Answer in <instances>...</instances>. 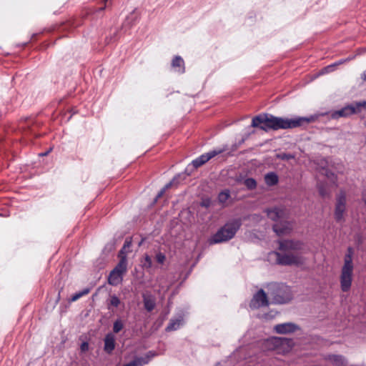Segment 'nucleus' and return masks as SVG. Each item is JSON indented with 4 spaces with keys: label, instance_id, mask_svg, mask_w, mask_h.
Here are the masks:
<instances>
[{
    "label": "nucleus",
    "instance_id": "nucleus-1",
    "mask_svg": "<svg viewBox=\"0 0 366 366\" xmlns=\"http://www.w3.org/2000/svg\"><path fill=\"white\" fill-rule=\"evenodd\" d=\"M310 122V119L296 117L292 119L274 117L270 114H260L253 117L252 127L267 132L270 129H287L299 127Z\"/></svg>",
    "mask_w": 366,
    "mask_h": 366
},
{
    "label": "nucleus",
    "instance_id": "nucleus-2",
    "mask_svg": "<svg viewBox=\"0 0 366 366\" xmlns=\"http://www.w3.org/2000/svg\"><path fill=\"white\" fill-rule=\"evenodd\" d=\"M241 226L242 219L240 218L227 222L209 238V244H218L232 239Z\"/></svg>",
    "mask_w": 366,
    "mask_h": 366
},
{
    "label": "nucleus",
    "instance_id": "nucleus-3",
    "mask_svg": "<svg viewBox=\"0 0 366 366\" xmlns=\"http://www.w3.org/2000/svg\"><path fill=\"white\" fill-rule=\"evenodd\" d=\"M267 217L272 221L277 222L273 225L274 232L279 236L289 234L292 229L290 222L283 221L285 211L279 207L266 209Z\"/></svg>",
    "mask_w": 366,
    "mask_h": 366
},
{
    "label": "nucleus",
    "instance_id": "nucleus-4",
    "mask_svg": "<svg viewBox=\"0 0 366 366\" xmlns=\"http://www.w3.org/2000/svg\"><path fill=\"white\" fill-rule=\"evenodd\" d=\"M267 293L274 304H285L293 297L291 288L282 283H269L267 286Z\"/></svg>",
    "mask_w": 366,
    "mask_h": 366
},
{
    "label": "nucleus",
    "instance_id": "nucleus-5",
    "mask_svg": "<svg viewBox=\"0 0 366 366\" xmlns=\"http://www.w3.org/2000/svg\"><path fill=\"white\" fill-rule=\"evenodd\" d=\"M353 254L354 250L352 247H349L344 258V264L340 274V287L343 292L349 291L352 285L354 268L352 263Z\"/></svg>",
    "mask_w": 366,
    "mask_h": 366
},
{
    "label": "nucleus",
    "instance_id": "nucleus-6",
    "mask_svg": "<svg viewBox=\"0 0 366 366\" xmlns=\"http://www.w3.org/2000/svg\"><path fill=\"white\" fill-rule=\"evenodd\" d=\"M292 339L272 337L265 340L264 347L269 350L276 351L278 354H286L293 347Z\"/></svg>",
    "mask_w": 366,
    "mask_h": 366
},
{
    "label": "nucleus",
    "instance_id": "nucleus-7",
    "mask_svg": "<svg viewBox=\"0 0 366 366\" xmlns=\"http://www.w3.org/2000/svg\"><path fill=\"white\" fill-rule=\"evenodd\" d=\"M269 257H274L276 264L285 266H301L305 262V258L298 254H281L274 251L269 253Z\"/></svg>",
    "mask_w": 366,
    "mask_h": 366
},
{
    "label": "nucleus",
    "instance_id": "nucleus-8",
    "mask_svg": "<svg viewBox=\"0 0 366 366\" xmlns=\"http://www.w3.org/2000/svg\"><path fill=\"white\" fill-rule=\"evenodd\" d=\"M127 271V260L123 258L116 267L110 272L108 283L112 286H117L123 281L124 275Z\"/></svg>",
    "mask_w": 366,
    "mask_h": 366
},
{
    "label": "nucleus",
    "instance_id": "nucleus-9",
    "mask_svg": "<svg viewBox=\"0 0 366 366\" xmlns=\"http://www.w3.org/2000/svg\"><path fill=\"white\" fill-rule=\"evenodd\" d=\"M366 108V100L362 102H356L353 104H348L340 110L332 113V119H338L340 117H347L352 114L361 112L362 109Z\"/></svg>",
    "mask_w": 366,
    "mask_h": 366
},
{
    "label": "nucleus",
    "instance_id": "nucleus-10",
    "mask_svg": "<svg viewBox=\"0 0 366 366\" xmlns=\"http://www.w3.org/2000/svg\"><path fill=\"white\" fill-rule=\"evenodd\" d=\"M346 211V194L345 192L341 190L337 197V201L335 209V219L337 222H344L345 213Z\"/></svg>",
    "mask_w": 366,
    "mask_h": 366
},
{
    "label": "nucleus",
    "instance_id": "nucleus-11",
    "mask_svg": "<svg viewBox=\"0 0 366 366\" xmlns=\"http://www.w3.org/2000/svg\"><path fill=\"white\" fill-rule=\"evenodd\" d=\"M269 305V303L266 292L264 290L260 289L253 295L249 303V307L252 309H258L262 307H267Z\"/></svg>",
    "mask_w": 366,
    "mask_h": 366
},
{
    "label": "nucleus",
    "instance_id": "nucleus-12",
    "mask_svg": "<svg viewBox=\"0 0 366 366\" xmlns=\"http://www.w3.org/2000/svg\"><path fill=\"white\" fill-rule=\"evenodd\" d=\"M278 244V248L282 252L302 250L303 246V243L301 241L292 239L280 240Z\"/></svg>",
    "mask_w": 366,
    "mask_h": 366
},
{
    "label": "nucleus",
    "instance_id": "nucleus-13",
    "mask_svg": "<svg viewBox=\"0 0 366 366\" xmlns=\"http://www.w3.org/2000/svg\"><path fill=\"white\" fill-rule=\"evenodd\" d=\"M222 152V149H214L212 151H209V152L204 153L198 157L197 158H196L195 159H194L192 162V164L194 168L197 169L203 165L204 164H205L206 162H207L209 159L214 157L217 154H221Z\"/></svg>",
    "mask_w": 366,
    "mask_h": 366
},
{
    "label": "nucleus",
    "instance_id": "nucleus-14",
    "mask_svg": "<svg viewBox=\"0 0 366 366\" xmlns=\"http://www.w3.org/2000/svg\"><path fill=\"white\" fill-rule=\"evenodd\" d=\"M300 330L297 325L292 322L277 324L274 327V330L277 334H290Z\"/></svg>",
    "mask_w": 366,
    "mask_h": 366
},
{
    "label": "nucleus",
    "instance_id": "nucleus-15",
    "mask_svg": "<svg viewBox=\"0 0 366 366\" xmlns=\"http://www.w3.org/2000/svg\"><path fill=\"white\" fill-rule=\"evenodd\" d=\"M171 65L174 71L181 74L185 72L184 61L180 56H174Z\"/></svg>",
    "mask_w": 366,
    "mask_h": 366
},
{
    "label": "nucleus",
    "instance_id": "nucleus-16",
    "mask_svg": "<svg viewBox=\"0 0 366 366\" xmlns=\"http://www.w3.org/2000/svg\"><path fill=\"white\" fill-rule=\"evenodd\" d=\"M104 351L108 354H111L115 348V336H114V335L112 333L107 334L104 337Z\"/></svg>",
    "mask_w": 366,
    "mask_h": 366
},
{
    "label": "nucleus",
    "instance_id": "nucleus-17",
    "mask_svg": "<svg viewBox=\"0 0 366 366\" xmlns=\"http://www.w3.org/2000/svg\"><path fill=\"white\" fill-rule=\"evenodd\" d=\"M153 355H147L144 357H137L132 361L123 366H144L149 363Z\"/></svg>",
    "mask_w": 366,
    "mask_h": 366
},
{
    "label": "nucleus",
    "instance_id": "nucleus-18",
    "mask_svg": "<svg viewBox=\"0 0 366 366\" xmlns=\"http://www.w3.org/2000/svg\"><path fill=\"white\" fill-rule=\"evenodd\" d=\"M183 317L182 316L177 319H171L165 328L166 332H172L178 330L183 325Z\"/></svg>",
    "mask_w": 366,
    "mask_h": 366
},
{
    "label": "nucleus",
    "instance_id": "nucleus-19",
    "mask_svg": "<svg viewBox=\"0 0 366 366\" xmlns=\"http://www.w3.org/2000/svg\"><path fill=\"white\" fill-rule=\"evenodd\" d=\"M321 161L322 165V174H324L325 177L328 179V180H330L333 184L337 186V176L333 172H330L329 169L325 168V167L327 164V162L325 159H322Z\"/></svg>",
    "mask_w": 366,
    "mask_h": 366
},
{
    "label": "nucleus",
    "instance_id": "nucleus-20",
    "mask_svg": "<svg viewBox=\"0 0 366 366\" xmlns=\"http://www.w3.org/2000/svg\"><path fill=\"white\" fill-rule=\"evenodd\" d=\"M327 359L335 366H347V360L342 355H328Z\"/></svg>",
    "mask_w": 366,
    "mask_h": 366
},
{
    "label": "nucleus",
    "instance_id": "nucleus-21",
    "mask_svg": "<svg viewBox=\"0 0 366 366\" xmlns=\"http://www.w3.org/2000/svg\"><path fill=\"white\" fill-rule=\"evenodd\" d=\"M144 308L148 311H152L155 307V300L152 296H143Z\"/></svg>",
    "mask_w": 366,
    "mask_h": 366
},
{
    "label": "nucleus",
    "instance_id": "nucleus-22",
    "mask_svg": "<svg viewBox=\"0 0 366 366\" xmlns=\"http://www.w3.org/2000/svg\"><path fill=\"white\" fill-rule=\"evenodd\" d=\"M278 176L274 172H269L264 176V181L267 185L274 186L278 183Z\"/></svg>",
    "mask_w": 366,
    "mask_h": 366
},
{
    "label": "nucleus",
    "instance_id": "nucleus-23",
    "mask_svg": "<svg viewBox=\"0 0 366 366\" xmlns=\"http://www.w3.org/2000/svg\"><path fill=\"white\" fill-rule=\"evenodd\" d=\"M230 197V192L229 189L222 191L218 194V201L221 204H224Z\"/></svg>",
    "mask_w": 366,
    "mask_h": 366
},
{
    "label": "nucleus",
    "instance_id": "nucleus-24",
    "mask_svg": "<svg viewBox=\"0 0 366 366\" xmlns=\"http://www.w3.org/2000/svg\"><path fill=\"white\" fill-rule=\"evenodd\" d=\"M89 292H90V289L89 288H84L81 291H79V292L75 293L74 295H73L71 296V299H70V301L71 302H75L77 300H79L80 297H81L89 294Z\"/></svg>",
    "mask_w": 366,
    "mask_h": 366
},
{
    "label": "nucleus",
    "instance_id": "nucleus-25",
    "mask_svg": "<svg viewBox=\"0 0 366 366\" xmlns=\"http://www.w3.org/2000/svg\"><path fill=\"white\" fill-rule=\"evenodd\" d=\"M244 184L249 189H254L257 187V182L253 178H247L244 181Z\"/></svg>",
    "mask_w": 366,
    "mask_h": 366
},
{
    "label": "nucleus",
    "instance_id": "nucleus-26",
    "mask_svg": "<svg viewBox=\"0 0 366 366\" xmlns=\"http://www.w3.org/2000/svg\"><path fill=\"white\" fill-rule=\"evenodd\" d=\"M120 300L117 295H112L109 299L108 308L110 309V306L117 307L120 305Z\"/></svg>",
    "mask_w": 366,
    "mask_h": 366
},
{
    "label": "nucleus",
    "instance_id": "nucleus-27",
    "mask_svg": "<svg viewBox=\"0 0 366 366\" xmlns=\"http://www.w3.org/2000/svg\"><path fill=\"white\" fill-rule=\"evenodd\" d=\"M124 325L121 320H117L113 325V331L115 333H118L123 329Z\"/></svg>",
    "mask_w": 366,
    "mask_h": 366
},
{
    "label": "nucleus",
    "instance_id": "nucleus-28",
    "mask_svg": "<svg viewBox=\"0 0 366 366\" xmlns=\"http://www.w3.org/2000/svg\"><path fill=\"white\" fill-rule=\"evenodd\" d=\"M175 179H173L170 182L167 183L158 193L157 195V199L160 198L166 192L167 189H168L174 182Z\"/></svg>",
    "mask_w": 366,
    "mask_h": 366
},
{
    "label": "nucleus",
    "instance_id": "nucleus-29",
    "mask_svg": "<svg viewBox=\"0 0 366 366\" xmlns=\"http://www.w3.org/2000/svg\"><path fill=\"white\" fill-rule=\"evenodd\" d=\"M318 189H319L320 194L322 197H327V195H329L328 189L325 185L319 184Z\"/></svg>",
    "mask_w": 366,
    "mask_h": 366
},
{
    "label": "nucleus",
    "instance_id": "nucleus-30",
    "mask_svg": "<svg viewBox=\"0 0 366 366\" xmlns=\"http://www.w3.org/2000/svg\"><path fill=\"white\" fill-rule=\"evenodd\" d=\"M155 258L156 261L161 264H164L166 260L165 254L161 252L156 254Z\"/></svg>",
    "mask_w": 366,
    "mask_h": 366
},
{
    "label": "nucleus",
    "instance_id": "nucleus-31",
    "mask_svg": "<svg viewBox=\"0 0 366 366\" xmlns=\"http://www.w3.org/2000/svg\"><path fill=\"white\" fill-rule=\"evenodd\" d=\"M295 157V156L294 154L290 153H281L278 154V158L282 160H290L294 159Z\"/></svg>",
    "mask_w": 366,
    "mask_h": 366
},
{
    "label": "nucleus",
    "instance_id": "nucleus-32",
    "mask_svg": "<svg viewBox=\"0 0 366 366\" xmlns=\"http://www.w3.org/2000/svg\"><path fill=\"white\" fill-rule=\"evenodd\" d=\"M127 249L128 248L125 247L123 245L122 248L120 249L119 254H118L119 259H122L123 258H124L125 259L127 260V254L128 253Z\"/></svg>",
    "mask_w": 366,
    "mask_h": 366
},
{
    "label": "nucleus",
    "instance_id": "nucleus-33",
    "mask_svg": "<svg viewBox=\"0 0 366 366\" xmlns=\"http://www.w3.org/2000/svg\"><path fill=\"white\" fill-rule=\"evenodd\" d=\"M144 266L147 268H150L152 266V259L148 254H146L144 257Z\"/></svg>",
    "mask_w": 366,
    "mask_h": 366
},
{
    "label": "nucleus",
    "instance_id": "nucleus-34",
    "mask_svg": "<svg viewBox=\"0 0 366 366\" xmlns=\"http://www.w3.org/2000/svg\"><path fill=\"white\" fill-rule=\"evenodd\" d=\"M342 62V61H340V62H338V63H337L335 64L329 65V66L325 67L324 68L325 72H329V71H332V69L335 67V66L338 65V64H341Z\"/></svg>",
    "mask_w": 366,
    "mask_h": 366
},
{
    "label": "nucleus",
    "instance_id": "nucleus-35",
    "mask_svg": "<svg viewBox=\"0 0 366 366\" xmlns=\"http://www.w3.org/2000/svg\"><path fill=\"white\" fill-rule=\"evenodd\" d=\"M249 217H251L252 220L257 222H259L262 219V217L260 215L256 214L251 215Z\"/></svg>",
    "mask_w": 366,
    "mask_h": 366
},
{
    "label": "nucleus",
    "instance_id": "nucleus-36",
    "mask_svg": "<svg viewBox=\"0 0 366 366\" xmlns=\"http://www.w3.org/2000/svg\"><path fill=\"white\" fill-rule=\"evenodd\" d=\"M249 217H251L252 220L257 222H259L262 219V217L260 215L256 214L251 215Z\"/></svg>",
    "mask_w": 366,
    "mask_h": 366
},
{
    "label": "nucleus",
    "instance_id": "nucleus-37",
    "mask_svg": "<svg viewBox=\"0 0 366 366\" xmlns=\"http://www.w3.org/2000/svg\"><path fill=\"white\" fill-rule=\"evenodd\" d=\"M89 349V345L87 342H83L81 345V351H86Z\"/></svg>",
    "mask_w": 366,
    "mask_h": 366
},
{
    "label": "nucleus",
    "instance_id": "nucleus-38",
    "mask_svg": "<svg viewBox=\"0 0 366 366\" xmlns=\"http://www.w3.org/2000/svg\"><path fill=\"white\" fill-rule=\"evenodd\" d=\"M132 245V240L127 239L124 243V246L127 248H129Z\"/></svg>",
    "mask_w": 366,
    "mask_h": 366
},
{
    "label": "nucleus",
    "instance_id": "nucleus-39",
    "mask_svg": "<svg viewBox=\"0 0 366 366\" xmlns=\"http://www.w3.org/2000/svg\"><path fill=\"white\" fill-rule=\"evenodd\" d=\"M362 79L366 81V70L362 74Z\"/></svg>",
    "mask_w": 366,
    "mask_h": 366
},
{
    "label": "nucleus",
    "instance_id": "nucleus-40",
    "mask_svg": "<svg viewBox=\"0 0 366 366\" xmlns=\"http://www.w3.org/2000/svg\"><path fill=\"white\" fill-rule=\"evenodd\" d=\"M50 151H51V149H50L49 151L45 152V153H41V154H39V155H41V156H46V155H47V154H49V152Z\"/></svg>",
    "mask_w": 366,
    "mask_h": 366
},
{
    "label": "nucleus",
    "instance_id": "nucleus-41",
    "mask_svg": "<svg viewBox=\"0 0 366 366\" xmlns=\"http://www.w3.org/2000/svg\"><path fill=\"white\" fill-rule=\"evenodd\" d=\"M202 205H204V207H207L209 206V202H204L202 203Z\"/></svg>",
    "mask_w": 366,
    "mask_h": 366
},
{
    "label": "nucleus",
    "instance_id": "nucleus-42",
    "mask_svg": "<svg viewBox=\"0 0 366 366\" xmlns=\"http://www.w3.org/2000/svg\"><path fill=\"white\" fill-rule=\"evenodd\" d=\"M365 205H366V199L365 200Z\"/></svg>",
    "mask_w": 366,
    "mask_h": 366
}]
</instances>
